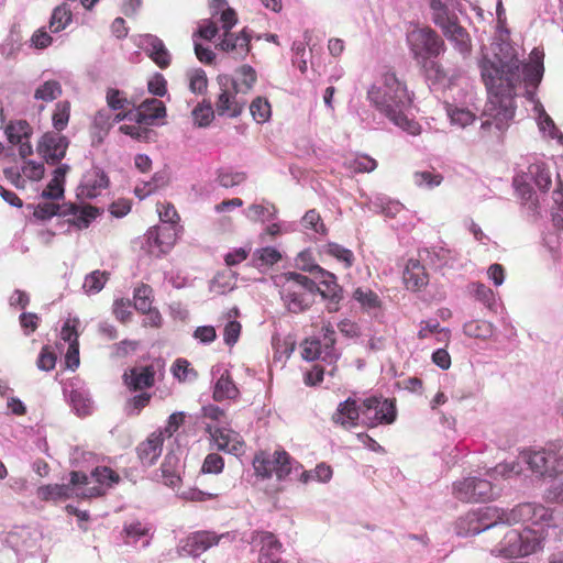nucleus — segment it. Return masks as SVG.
I'll list each match as a JSON object with an SVG mask.
<instances>
[{
    "label": "nucleus",
    "instance_id": "f257e3e1",
    "mask_svg": "<svg viewBox=\"0 0 563 563\" xmlns=\"http://www.w3.org/2000/svg\"><path fill=\"white\" fill-rule=\"evenodd\" d=\"M543 59L544 53L533 48L528 63H522L517 56L484 58L481 62V76L488 95L484 110L487 119L481 126L483 131L494 128L496 137H501L515 117L518 89L523 85L527 93H531L530 89H536L541 82Z\"/></svg>",
    "mask_w": 563,
    "mask_h": 563
},
{
    "label": "nucleus",
    "instance_id": "f03ea898",
    "mask_svg": "<svg viewBox=\"0 0 563 563\" xmlns=\"http://www.w3.org/2000/svg\"><path fill=\"white\" fill-rule=\"evenodd\" d=\"M367 99L395 125L412 135L419 134L420 125L406 114L412 104V98L407 85L399 80L394 71L383 74L382 85H373L367 91Z\"/></svg>",
    "mask_w": 563,
    "mask_h": 563
},
{
    "label": "nucleus",
    "instance_id": "7ed1b4c3",
    "mask_svg": "<svg viewBox=\"0 0 563 563\" xmlns=\"http://www.w3.org/2000/svg\"><path fill=\"white\" fill-rule=\"evenodd\" d=\"M407 43L413 59L429 76L434 71L435 78H443L441 65L432 58L445 52L446 46L442 37L430 26L416 27L407 34Z\"/></svg>",
    "mask_w": 563,
    "mask_h": 563
},
{
    "label": "nucleus",
    "instance_id": "20e7f679",
    "mask_svg": "<svg viewBox=\"0 0 563 563\" xmlns=\"http://www.w3.org/2000/svg\"><path fill=\"white\" fill-rule=\"evenodd\" d=\"M280 285V298L291 313H302L313 305L318 285L310 277L299 273H287Z\"/></svg>",
    "mask_w": 563,
    "mask_h": 563
},
{
    "label": "nucleus",
    "instance_id": "39448f33",
    "mask_svg": "<svg viewBox=\"0 0 563 563\" xmlns=\"http://www.w3.org/2000/svg\"><path fill=\"white\" fill-rule=\"evenodd\" d=\"M548 537L544 528L532 529L526 527L522 531L509 529L496 548L498 555L504 558L527 556L543 549Z\"/></svg>",
    "mask_w": 563,
    "mask_h": 563
},
{
    "label": "nucleus",
    "instance_id": "423d86ee",
    "mask_svg": "<svg viewBox=\"0 0 563 563\" xmlns=\"http://www.w3.org/2000/svg\"><path fill=\"white\" fill-rule=\"evenodd\" d=\"M497 519L499 523L527 525L532 529L538 527L548 531L553 526V511L539 503H521L509 510L498 509Z\"/></svg>",
    "mask_w": 563,
    "mask_h": 563
},
{
    "label": "nucleus",
    "instance_id": "0eeeda50",
    "mask_svg": "<svg viewBox=\"0 0 563 563\" xmlns=\"http://www.w3.org/2000/svg\"><path fill=\"white\" fill-rule=\"evenodd\" d=\"M523 466H527L532 473L542 478H555L563 473V460H511L497 464L490 476L494 478L497 476L510 478L520 475Z\"/></svg>",
    "mask_w": 563,
    "mask_h": 563
},
{
    "label": "nucleus",
    "instance_id": "6e6552de",
    "mask_svg": "<svg viewBox=\"0 0 563 563\" xmlns=\"http://www.w3.org/2000/svg\"><path fill=\"white\" fill-rule=\"evenodd\" d=\"M34 217L40 220H48L56 214L71 216L70 223L77 228H87L92 219L98 214V210L91 206L78 207L75 203L63 205L55 202H42L34 209Z\"/></svg>",
    "mask_w": 563,
    "mask_h": 563
},
{
    "label": "nucleus",
    "instance_id": "1a4fd4ad",
    "mask_svg": "<svg viewBox=\"0 0 563 563\" xmlns=\"http://www.w3.org/2000/svg\"><path fill=\"white\" fill-rule=\"evenodd\" d=\"M363 426L376 428L391 424L397 419L396 399L383 396H369L362 401Z\"/></svg>",
    "mask_w": 563,
    "mask_h": 563
},
{
    "label": "nucleus",
    "instance_id": "9d476101",
    "mask_svg": "<svg viewBox=\"0 0 563 563\" xmlns=\"http://www.w3.org/2000/svg\"><path fill=\"white\" fill-rule=\"evenodd\" d=\"M497 514L498 508L496 507H485L477 511L467 512L456 521V533L461 537L475 536L495 527L499 523Z\"/></svg>",
    "mask_w": 563,
    "mask_h": 563
},
{
    "label": "nucleus",
    "instance_id": "9b49d317",
    "mask_svg": "<svg viewBox=\"0 0 563 563\" xmlns=\"http://www.w3.org/2000/svg\"><path fill=\"white\" fill-rule=\"evenodd\" d=\"M453 495L463 503H484L493 499V484L483 478L467 477L453 484Z\"/></svg>",
    "mask_w": 563,
    "mask_h": 563
},
{
    "label": "nucleus",
    "instance_id": "f8f14e48",
    "mask_svg": "<svg viewBox=\"0 0 563 563\" xmlns=\"http://www.w3.org/2000/svg\"><path fill=\"white\" fill-rule=\"evenodd\" d=\"M218 80L221 88V92L216 101L218 114H227L231 118L239 117L246 104V100L239 96L242 92L229 84L230 77L220 76Z\"/></svg>",
    "mask_w": 563,
    "mask_h": 563
},
{
    "label": "nucleus",
    "instance_id": "ddd939ff",
    "mask_svg": "<svg viewBox=\"0 0 563 563\" xmlns=\"http://www.w3.org/2000/svg\"><path fill=\"white\" fill-rule=\"evenodd\" d=\"M4 135L8 140L9 148L16 147L21 158L32 155L31 137L33 135V128L26 120L10 121L4 128Z\"/></svg>",
    "mask_w": 563,
    "mask_h": 563
},
{
    "label": "nucleus",
    "instance_id": "4468645a",
    "mask_svg": "<svg viewBox=\"0 0 563 563\" xmlns=\"http://www.w3.org/2000/svg\"><path fill=\"white\" fill-rule=\"evenodd\" d=\"M68 146L65 135L49 131L41 136L36 151L47 164L56 165L65 157Z\"/></svg>",
    "mask_w": 563,
    "mask_h": 563
},
{
    "label": "nucleus",
    "instance_id": "2eb2a0df",
    "mask_svg": "<svg viewBox=\"0 0 563 563\" xmlns=\"http://www.w3.org/2000/svg\"><path fill=\"white\" fill-rule=\"evenodd\" d=\"M23 161L21 168H5L4 176L10 183L19 189H24L26 180L38 181L45 175V166L42 161L21 158Z\"/></svg>",
    "mask_w": 563,
    "mask_h": 563
},
{
    "label": "nucleus",
    "instance_id": "dca6fc26",
    "mask_svg": "<svg viewBox=\"0 0 563 563\" xmlns=\"http://www.w3.org/2000/svg\"><path fill=\"white\" fill-rule=\"evenodd\" d=\"M205 431L210 437L211 445L218 451L233 455L241 453L243 442L239 439L238 433L212 423H206Z\"/></svg>",
    "mask_w": 563,
    "mask_h": 563
},
{
    "label": "nucleus",
    "instance_id": "f3484780",
    "mask_svg": "<svg viewBox=\"0 0 563 563\" xmlns=\"http://www.w3.org/2000/svg\"><path fill=\"white\" fill-rule=\"evenodd\" d=\"M361 418L363 419L362 402L358 405L355 398L349 397L339 402L331 416V421L335 426L350 431L358 426Z\"/></svg>",
    "mask_w": 563,
    "mask_h": 563
},
{
    "label": "nucleus",
    "instance_id": "a211bd4d",
    "mask_svg": "<svg viewBox=\"0 0 563 563\" xmlns=\"http://www.w3.org/2000/svg\"><path fill=\"white\" fill-rule=\"evenodd\" d=\"M156 373L154 364L134 366L124 372L122 379L130 391H142L155 385Z\"/></svg>",
    "mask_w": 563,
    "mask_h": 563
},
{
    "label": "nucleus",
    "instance_id": "6ab92c4d",
    "mask_svg": "<svg viewBox=\"0 0 563 563\" xmlns=\"http://www.w3.org/2000/svg\"><path fill=\"white\" fill-rule=\"evenodd\" d=\"M251 33L244 27L239 34L223 33L217 47L235 59H244L251 52Z\"/></svg>",
    "mask_w": 563,
    "mask_h": 563
},
{
    "label": "nucleus",
    "instance_id": "aec40b11",
    "mask_svg": "<svg viewBox=\"0 0 563 563\" xmlns=\"http://www.w3.org/2000/svg\"><path fill=\"white\" fill-rule=\"evenodd\" d=\"M320 272L322 273L323 279L320 282V286H318L317 294L327 301L325 308L328 312H336L340 309V302L343 298L342 288L336 283L334 274L325 272L322 268H320Z\"/></svg>",
    "mask_w": 563,
    "mask_h": 563
},
{
    "label": "nucleus",
    "instance_id": "412c9836",
    "mask_svg": "<svg viewBox=\"0 0 563 563\" xmlns=\"http://www.w3.org/2000/svg\"><path fill=\"white\" fill-rule=\"evenodd\" d=\"M175 241L176 234L169 228L153 227L146 233L147 251L155 256L169 252Z\"/></svg>",
    "mask_w": 563,
    "mask_h": 563
},
{
    "label": "nucleus",
    "instance_id": "4be33fe9",
    "mask_svg": "<svg viewBox=\"0 0 563 563\" xmlns=\"http://www.w3.org/2000/svg\"><path fill=\"white\" fill-rule=\"evenodd\" d=\"M405 287L411 291H420L429 284V274L418 258H409L402 273Z\"/></svg>",
    "mask_w": 563,
    "mask_h": 563
},
{
    "label": "nucleus",
    "instance_id": "5701e85b",
    "mask_svg": "<svg viewBox=\"0 0 563 563\" xmlns=\"http://www.w3.org/2000/svg\"><path fill=\"white\" fill-rule=\"evenodd\" d=\"M220 536L210 531H197L188 536L183 545V550L192 556H199L220 541Z\"/></svg>",
    "mask_w": 563,
    "mask_h": 563
},
{
    "label": "nucleus",
    "instance_id": "b1692460",
    "mask_svg": "<svg viewBox=\"0 0 563 563\" xmlns=\"http://www.w3.org/2000/svg\"><path fill=\"white\" fill-rule=\"evenodd\" d=\"M253 466L257 476L269 478L273 475L283 479L291 471L290 460H253Z\"/></svg>",
    "mask_w": 563,
    "mask_h": 563
},
{
    "label": "nucleus",
    "instance_id": "393cba45",
    "mask_svg": "<svg viewBox=\"0 0 563 563\" xmlns=\"http://www.w3.org/2000/svg\"><path fill=\"white\" fill-rule=\"evenodd\" d=\"M108 184L107 175L100 169H93L85 176L79 187V195L88 199L96 198L101 194L102 189L108 187Z\"/></svg>",
    "mask_w": 563,
    "mask_h": 563
},
{
    "label": "nucleus",
    "instance_id": "a878e982",
    "mask_svg": "<svg viewBox=\"0 0 563 563\" xmlns=\"http://www.w3.org/2000/svg\"><path fill=\"white\" fill-rule=\"evenodd\" d=\"M166 115V107L163 101L152 98L144 100L136 113H135V120L136 123H144L150 124L155 119H161Z\"/></svg>",
    "mask_w": 563,
    "mask_h": 563
},
{
    "label": "nucleus",
    "instance_id": "bb28decb",
    "mask_svg": "<svg viewBox=\"0 0 563 563\" xmlns=\"http://www.w3.org/2000/svg\"><path fill=\"white\" fill-rule=\"evenodd\" d=\"M258 563H283L280 558L282 543L273 533L266 532L261 537Z\"/></svg>",
    "mask_w": 563,
    "mask_h": 563
},
{
    "label": "nucleus",
    "instance_id": "cd10ccee",
    "mask_svg": "<svg viewBox=\"0 0 563 563\" xmlns=\"http://www.w3.org/2000/svg\"><path fill=\"white\" fill-rule=\"evenodd\" d=\"M239 394L240 391L230 373L225 371L216 382L212 398L216 401L234 400L239 397Z\"/></svg>",
    "mask_w": 563,
    "mask_h": 563
},
{
    "label": "nucleus",
    "instance_id": "c85d7f7f",
    "mask_svg": "<svg viewBox=\"0 0 563 563\" xmlns=\"http://www.w3.org/2000/svg\"><path fill=\"white\" fill-rule=\"evenodd\" d=\"M257 79L255 69L250 65H242L235 70V79L230 78V85L239 89L242 95L250 92Z\"/></svg>",
    "mask_w": 563,
    "mask_h": 563
},
{
    "label": "nucleus",
    "instance_id": "c756f323",
    "mask_svg": "<svg viewBox=\"0 0 563 563\" xmlns=\"http://www.w3.org/2000/svg\"><path fill=\"white\" fill-rule=\"evenodd\" d=\"M36 496L42 501H60L71 496V487L69 485H44L40 486Z\"/></svg>",
    "mask_w": 563,
    "mask_h": 563
},
{
    "label": "nucleus",
    "instance_id": "7c9ffc66",
    "mask_svg": "<svg viewBox=\"0 0 563 563\" xmlns=\"http://www.w3.org/2000/svg\"><path fill=\"white\" fill-rule=\"evenodd\" d=\"M494 331L495 328L493 323L486 320H471L463 325V332L465 335L483 341L490 339Z\"/></svg>",
    "mask_w": 563,
    "mask_h": 563
},
{
    "label": "nucleus",
    "instance_id": "2f4dec72",
    "mask_svg": "<svg viewBox=\"0 0 563 563\" xmlns=\"http://www.w3.org/2000/svg\"><path fill=\"white\" fill-rule=\"evenodd\" d=\"M163 442V432H153L139 445L140 457H158L162 454Z\"/></svg>",
    "mask_w": 563,
    "mask_h": 563
},
{
    "label": "nucleus",
    "instance_id": "473e14b6",
    "mask_svg": "<svg viewBox=\"0 0 563 563\" xmlns=\"http://www.w3.org/2000/svg\"><path fill=\"white\" fill-rule=\"evenodd\" d=\"M71 104L68 100L59 101L55 104V109L52 114V123L55 129L54 132L60 133L64 131L70 119Z\"/></svg>",
    "mask_w": 563,
    "mask_h": 563
},
{
    "label": "nucleus",
    "instance_id": "72a5a7b5",
    "mask_svg": "<svg viewBox=\"0 0 563 563\" xmlns=\"http://www.w3.org/2000/svg\"><path fill=\"white\" fill-rule=\"evenodd\" d=\"M71 10L66 3L56 7L49 20V29L52 32L57 33L63 31L71 22Z\"/></svg>",
    "mask_w": 563,
    "mask_h": 563
},
{
    "label": "nucleus",
    "instance_id": "f704fd0d",
    "mask_svg": "<svg viewBox=\"0 0 563 563\" xmlns=\"http://www.w3.org/2000/svg\"><path fill=\"white\" fill-rule=\"evenodd\" d=\"M323 253L343 263L345 268L352 267L355 260L354 254L351 250L335 242H330L325 244L323 246Z\"/></svg>",
    "mask_w": 563,
    "mask_h": 563
},
{
    "label": "nucleus",
    "instance_id": "c9c22d12",
    "mask_svg": "<svg viewBox=\"0 0 563 563\" xmlns=\"http://www.w3.org/2000/svg\"><path fill=\"white\" fill-rule=\"evenodd\" d=\"M126 117V112H119L113 115L110 110L102 109L96 113L93 118V126L107 133L114 123L124 120Z\"/></svg>",
    "mask_w": 563,
    "mask_h": 563
},
{
    "label": "nucleus",
    "instance_id": "e433bc0d",
    "mask_svg": "<svg viewBox=\"0 0 563 563\" xmlns=\"http://www.w3.org/2000/svg\"><path fill=\"white\" fill-rule=\"evenodd\" d=\"M134 307L137 311H148L153 303V289L147 284H140L133 292Z\"/></svg>",
    "mask_w": 563,
    "mask_h": 563
},
{
    "label": "nucleus",
    "instance_id": "4c0bfd02",
    "mask_svg": "<svg viewBox=\"0 0 563 563\" xmlns=\"http://www.w3.org/2000/svg\"><path fill=\"white\" fill-rule=\"evenodd\" d=\"M150 57L162 69L170 65V54L159 38H154L151 43Z\"/></svg>",
    "mask_w": 563,
    "mask_h": 563
},
{
    "label": "nucleus",
    "instance_id": "58836bf2",
    "mask_svg": "<svg viewBox=\"0 0 563 563\" xmlns=\"http://www.w3.org/2000/svg\"><path fill=\"white\" fill-rule=\"evenodd\" d=\"M62 86L57 80H47L36 88L34 98L51 102L62 95Z\"/></svg>",
    "mask_w": 563,
    "mask_h": 563
},
{
    "label": "nucleus",
    "instance_id": "ea45409f",
    "mask_svg": "<svg viewBox=\"0 0 563 563\" xmlns=\"http://www.w3.org/2000/svg\"><path fill=\"white\" fill-rule=\"evenodd\" d=\"M108 272H101L99 269L91 272L88 274L84 282V289L87 294H96L99 292L106 285L109 279Z\"/></svg>",
    "mask_w": 563,
    "mask_h": 563
},
{
    "label": "nucleus",
    "instance_id": "a19ab883",
    "mask_svg": "<svg viewBox=\"0 0 563 563\" xmlns=\"http://www.w3.org/2000/svg\"><path fill=\"white\" fill-rule=\"evenodd\" d=\"M250 112L257 123H264L269 120L272 108L267 99L257 97L250 104Z\"/></svg>",
    "mask_w": 563,
    "mask_h": 563
},
{
    "label": "nucleus",
    "instance_id": "79ce46f5",
    "mask_svg": "<svg viewBox=\"0 0 563 563\" xmlns=\"http://www.w3.org/2000/svg\"><path fill=\"white\" fill-rule=\"evenodd\" d=\"M448 115L453 124L461 128H465L475 121V114L465 108L453 107L452 104L446 106Z\"/></svg>",
    "mask_w": 563,
    "mask_h": 563
},
{
    "label": "nucleus",
    "instance_id": "37998d69",
    "mask_svg": "<svg viewBox=\"0 0 563 563\" xmlns=\"http://www.w3.org/2000/svg\"><path fill=\"white\" fill-rule=\"evenodd\" d=\"M161 471L166 485L175 486L180 481L179 460H164Z\"/></svg>",
    "mask_w": 563,
    "mask_h": 563
},
{
    "label": "nucleus",
    "instance_id": "c03bdc74",
    "mask_svg": "<svg viewBox=\"0 0 563 563\" xmlns=\"http://www.w3.org/2000/svg\"><path fill=\"white\" fill-rule=\"evenodd\" d=\"M426 254L427 260L433 265L442 266L452 260V252L449 249L442 246H434L431 249H424L419 252L420 257Z\"/></svg>",
    "mask_w": 563,
    "mask_h": 563
},
{
    "label": "nucleus",
    "instance_id": "a18cd8bd",
    "mask_svg": "<svg viewBox=\"0 0 563 563\" xmlns=\"http://www.w3.org/2000/svg\"><path fill=\"white\" fill-rule=\"evenodd\" d=\"M443 176L440 173L433 170L416 172L413 174V183L418 187H427L432 189L442 184Z\"/></svg>",
    "mask_w": 563,
    "mask_h": 563
},
{
    "label": "nucleus",
    "instance_id": "49530a36",
    "mask_svg": "<svg viewBox=\"0 0 563 563\" xmlns=\"http://www.w3.org/2000/svg\"><path fill=\"white\" fill-rule=\"evenodd\" d=\"M322 354H324V349H323V344L321 343V341L319 339H316V338L306 339L301 343V356L306 361H314V360L321 357Z\"/></svg>",
    "mask_w": 563,
    "mask_h": 563
},
{
    "label": "nucleus",
    "instance_id": "de8ad7c7",
    "mask_svg": "<svg viewBox=\"0 0 563 563\" xmlns=\"http://www.w3.org/2000/svg\"><path fill=\"white\" fill-rule=\"evenodd\" d=\"M534 177V183L540 190L547 191L551 186V174L544 164H534L529 169Z\"/></svg>",
    "mask_w": 563,
    "mask_h": 563
},
{
    "label": "nucleus",
    "instance_id": "09e8293b",
    "mask_svg": "<svg viewBox=\"0 0 563 563\" xmlns=\"http://www.w3.org/2000/svg\"><path fill=\"white\" fill-rule=\"evenodd\" d=\"M448 40L454 44L455 48L461 54H468L472 49L470 34L463 26L457 27V30L453 32V35H451V37H449Z\"/></svg>",
    "mask_w": 563,
    "mask_h": 563
},
{
    "label": "nucleus",
    "instance_id": "8fccbe9b",
    "mask_svg": "<svg viewBox=\"0 0 563 563\" xmlns=\"http://www.w3.org/2000/svg\"><path fill=\"white\" fill-rule=\"evenodd\" d=\"M152 395L144 390L141 394L131 397L126 402V410L130 416L139 415L151 402Z\"/></svg>",
    "mask_w": 563,
    "mask_h": 563
},
{
    "label": "nucleus",
    "instance_id": "3c124183",
    "mask_svg": "<svg viewBox=\"0 0 563 563\" xmlns=\"http://www.w3.org/2000/svg\"><path fill=\"white\" fill-rule=\"evenodd\" d=\"M302 224L305 228L311 229L316 233L327 234L325 224L323 223L320 213L314 209L308 210L305 213Z\"/></svg>",
    "mask_w": 563,
    "mask_h": 563
},
{
    "label": "nucleus",
    "instance_id": "603ef678",
    "mask_svg": "<svg viewBox=\"0 0 563 563\" xmlns=\"http://www.w3.org/2000/svg\"><path fill=\"white\" fill-rule=\"evenodd\" d=\"M353 298L358 301L363 308L368 310L378 308L380 303L378 296L368 289L363 290L362 288H357L353 294Z\"/></svg>",
    "mask_w": 563,
    "mask_h": 563
},
{
    "label": "nucleus",
    "instance_id": "864d4df0",
    "mask_svg": "<svg viewBox=\"0 0 563 563\" xmlns=\"http://www.w3.org/2000/svg\"><path fill=\"white\" fill-rule=\"evenodd\" d=\"M208 88V78L202 69H195L189 74V89L194 93H205Z\"/></svg>",
    "mask_w": 563,
    "mask_h": 563
},
{
    "label": "nucleus",
    "instance_id": "5fc2aeb1",
    "mask_svg": "<svg viewBox=\"0 0 563 563\" xmlns=\"http://www.w3.org/2000/svg\"><path fill=\"white\" fill-rule=\"evenodd\" d=\"M107 103L111 110H121V112H125L129 108L130 102L124 97V93L118 89L110 88L107 91Z\"/></svg>",
    "mask_w": 563,
    "mask_h": 563
},
{
    "label": "nucleus",
    "instance_id": "6e6d98bb",
    "mask_svg": "<svg viewBox=\"0 0 563 563\" xmlns=\"http://www.w3.org/2000/svg\"><path fill=\"white\" fill-rule=\"evenodd\" d=\"M219 184L222 187L231 188L246 180V174L243 172L221 170L218 175Z\"/></svg>",
    "mask_w": 563,
    "mask_h": 563
},
{
    "label": "nucleus",
    "instance_id": "4d7b16f0",
    "mask_svg": "<svg viewBox=\"0 0 563 563\" xmlns=\"http://www.w3.org/2000/svg\"><path fill=\"white\" fill-rule=\"evenodd\" d=\"M173 375L179 382H186L190 379V375L192 377H197V372L190 367V363L185 358H178L173 365L172 368Z\"/></svg>",
    "mask_w": 563,
    "mask_h": 563
},
{
    "label": "nucleus",
    "instance_id": "13d9d810",
    "mask_svg": "<svg viewBox=\"0 0 563 563\" xmlns=\"http://www.w3.org/2000/svg\"><path fill=\"white\" fill-rule=\"evenodd\" d=\"M433 23L439 26L443 33V35L449 38L451 35H453V32L457 30V27H461L457 16L455 14H449L445 16H439L433 21Z\"/></svg>",
    "mask_w": 563,
    "mask_h": 563
},
{
    "label": "nucleus",
    "instance_id": "bf43d9fd",
    "mask_svg": "<svg viewBox=\"0 0 563 563\" xmlns=\"http://www.w3.org/2000/svg\"><path fill=\"white\" fill-rule=\"evenodd\" d=\"M186 420V413L183 411H177L172 413L164 427L163 430H159L158 432H163V438L166 435L167 438H172L174 433L178 431V429L185 423Z\"/></svg>",
    "mask_w": 563,
    "mask_h": 563
},
{
    "label": "nucleus",
    "instance_id": "052dcab7",
    "mask_svg": "<svg viewBox=\"0 0 563 563\" xmlns=\"http://www.w3.org/2000/svg\"><path fill=\"white\" fill-rule=\"evenodd\" d=\"M56 354L48 345H44L40 352L36 365L41 371L49 372L55 368Z\"/></svg>",
    "mask_w": 563,
    "mask_h": 563
},
{
    "label": "nucleus",
    "instance_id": "680f3d73",
    "mask_svg": "<svg viewBox=\"0 0 563 563\" xmlns=\"http://www.w3.org/2000/svg\"><path fill=\"white\" fill-rule=\"evenodd\" d=\"M157 212L159 216L161 221L176 224L179 222L180 217L175 208V206L172 202H158L157 203Z\"/></svg>",
    "mask_w": 563,
    "mask_h": 563
},
{
    "label": "nucleus",
    "instance_id": "e2e57ef3",
    "mask_svg": "<svg viewBox=\"0 0 563 563\" xmlns=\"http://www.w3.org/2000/svg\"><path fill=\"white\" fill-rule=\"evenodd\" d=\"M91 475L96 478V482L101 485L106 484L111 486L120 482L119 474L110 467H96Z\"/></svg>",
    "mask_w": 563,
    "mask_h": 563
},
{
    "label": "nucleus",
    "instance_id": "0e129e2a",
    "mask_svg": "<svg viewBox=\"0 0 563 563\" xmlns=\"http://www.w3.org/2000/svg\"><path fill=\"white\" fill-rule=\"evenodd\" d=\"M201 418L216 423H228L225 411L216 405H207L201 408Z\"/></svg>",
    "mask_w": 563,
    "mask_h": 563
},
{
    "label": "nucleus",
    "instance_id": "69168bd1",
    "mask_svg": "<svg viewBox=\"0 0 563 563\" xmlns=\"http://www.w3.org/2000/svg\"><path fill=\"white\" fill-rule=\"evenodd\" d=\"M214 117L213 109L210 104H198L192 110V118L195 123L199 126H207Z\"/></svg>",
    "mask_w": 563,
    "mask_h": 563
},
{
    "label": "nucleus",
    "instance_id": "338daca9",
    "mask_svg": "<svg viewBox=\"0 0 563 563\" xmlns=\"http://www.w3.org/2000/svg\"><path fill=\"white\" fill-rule=\"evenodd\" d=\"M151 528L141 521H134L131 523L124 525L123 532L125 533L128 539L132 541H136L142 537H146L150 533Z\"/></svg>",
    "mask_w": 563,
    "mask_h": 563
},
{
    "label": "nucleus",
    "instance_id": "774afa93",
    "mask_svg": "<svg viewBox=\"0 0 563 563\" xmlns=\"http://www.w3.org/2000/svg\"><path fill=\"white\" fill-rule=\"evenodd\" d=\"M376 167L377 162L367 155L358 156L350 164V168L354 173H369L373 172Z\"/></svg>",
    "mask_w": 563,
    "mask_h": 563
}]
</instances>
